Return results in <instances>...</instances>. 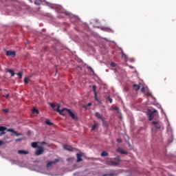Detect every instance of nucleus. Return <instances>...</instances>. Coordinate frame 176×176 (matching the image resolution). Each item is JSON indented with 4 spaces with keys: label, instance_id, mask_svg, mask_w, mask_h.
<instances>
[{
    "label": "nucleus",
    "instance_id": "obj_1",
    "mask_svg": "<svg viewBox=\"0 0 176 176\" xmlns=\"http://www.w3.org/2000/svg\"><path fill=\"white\" fill-rule=\"evenodd\" d=\"M50 105L51 107V108H52V109H54V111H56V112H58L60 113V115H62V116H65V113H64V112H65V109H60V104H53V103H50Z\"/></svg>",
    "mask_w": 176,
    "mask_h": 176
},
{
    "label": "nucleus",
    "instance_id": "obj_2",
    "mask_svg": "<svg viewBox=\"0 0 176 176\" xmlns=\"http://www.w3.org/2000/svg\"><path fill=\"white\" fill-rule=\"evenodd\" d=\"M148 120H153V116H156L157 115V110L154 109V110H148Z\"/></svg>",
    "mask_w": 176,
    "mask_h": 176
},
{
    "label": "nucleus",
    "instance_id": "obj_3",
    "mask_svg": "<svg viewBox=\"0 0 176 176\" xmlns=\"http://www.w3.org/2000/svg\"><path fill=\"white\" fill-rule=\"evenodd\" d=\"M65 112L68 113L72 119H73V120H78V117H76V116H75V114L72 111H71L70 109L65 108Z\"/></svg>",
    "mask_w": 176,
    "mask_h": 176
},
{
    "label": "nucleus",
    "instance_id": "obj_4",
    "mask_svg": "<svg viewBox=\"0 0 176 176\" xmlns=\"http://www.w3.org/2000/svg\"><path fill=\"white\" fill-rule=\"evenodd\" d=\"M44 149L43 146H38L37 150L35 152L36 156H39L42 155L44 152Z\"/></svg>",
    "mask_w": 176,
    "mask_h": 176
},
{
    "label": "nucleus",
    "instance_id": "obj_5",
    "mask_svg": "<svg viewBox=\"0 0 176 176\" xmlns=\"http://www.w3.org/2000/svg\"><path fill=\"white\" fill-rule=\"evenodd\" d=\"M8 131V128H6V126H0V137H2L3 135L6 134V132L5 131Z\"/></svg>",
    "mask_w": 176,
    "mask_h": 176
},
{
    "label": "nucleus",
    "instance_id": "obj_6",
    "mask_svg": "<svg viewBox=\"0 0 176 176\" xmlns=\"http://www.w3.org/2000/svg\"><path fill=\"white\" fill-rule=\"evenodd\" d=\"M60 160L58 159H55L54 161H49L47 164V167H52L53 164H56V163H58Z\"/></svg>",
    "mask_w": 176,
    "mask_h": 176
},
{
    "label": "nucleus",
    "instance_id": "obj_7",
    "mask_svg": "<svg viewBox=\"0 0 176 176\" xmlns=\"http://www.w3.org/2000/svg\"><path fill=\"white\" fill-rule=\"evenodd\" d=\"M151 124H153V126H155L156 129H162V125L157 121H153L151 122Z\"/></svg>",
    "mask_w": 176,
    "mask_h": 176
},
{
    "label": "nucleus",
    "instance_id": "obj_8",
    "mask_svg": "<svg viewBox=\"0 0 176 176\" xmlns=\"http://www.w3.org/2000/svg\"><path fill=\"white\" fill-rule=\"evenodd\" d=\"M141 86H142V83H139L138 85L133 84V88L135 91H138L140 89H141Z\"/></svg>",
    "mask_w": 176,
    "mask_h": 176
},
{
    "label": "nucleus",
    "instance_id": "obj_9",
    "mask_svg": "<svg viewBox=\"0 0 176 176\" xmlns=\"http://www.w3.org/2000/svg\"><path fill=\"white\" fill-rule=\"evenodd\" d=\"M6 56H11V57H16V52L14 51H6Z\"/></svg>",
    "mask_w": 176,
    "mask_h": 176
},
{
    "label": "nucleus",
    "instance_id": "obj_10",
    "mask_svg": "<svg viewBox=\"0 0 176 176\" xmlns=\"http://www.w3.org/2000/svg\"><path fill=\"white\" fill-rule=\"evenodd\" d=\"M117 152H119V153H121V155H128V152L122 149V148H119L117 149Z\"/></svg>",
    "mask_w": 176,
    "mask_h": 176
},
{
    "label": "nucleus",
    "instance_id": "obj_11",
    "mask_svg": "<svg viewBox=\"0 0 176 176\" xmlns=\"http://www.w3.org/2000/svg\"><path fill=\"white\" fill-rule=\"evenodd\" d=\"M95 116L98 118V119H100V120H102V122H104V117H102L101 116V114H100V113L96 112L95 113Z\"/></svg>",
    "mask_w": 176,
    "mask_h": 176
},
{
    "label": "nucleus",
    "instance_id": "obj_12",
    "mask_svg": "<svg viewBox=\"0 0 176 176\" xmlns=\"http://www.w3.org/2000/svg\"><path fill=\"white\" fill-rule=\"evenodd\" d=\"M8 131L10 133H13L14 134H15V135H16V137H19V135H21V133H18L17 132H16V131L12 129H8Z\"/></svg>",
    "mask_w": 176,
    "mask_h": 176
},
{
    "label": "nucleus",
    "instance_id": "obj_13",
    "mask_svg": "<svg viewBox=\"0 0 176 176\" xmlns=\"http://www.w3.org/2000/svg\"><path fill=\"white\" fill-rule=\"evenodd\" d=\"M76 157H77V163H79V162H82L83 160L82 159V154L77 153Z\"/></svg>",
    "mask_w": 176,
    "mask_h": 176
},
{
    "label": "nucleus",
    "instance_id": "obj_14",
    "mask_svg": "<svg viewBox=\"0 0 176 176\" xmlns=\"http://www.w3.org/2000/svg\"><path fill=\"white\" fill-rule=\"evenodd\" d=\"M18 153L19 155H28V151H25V150H19Z\"/></svg>",
    "mask_w": 176,
    "mask_h": 176
},
{
    "label": "nucleus",
    "instance_id": "obj_15",
    "mask_svg": "<svg viewBox=\"0 0 176 176\" xmlns=\"http://www.w3.org/2000/svg\"><path fill=\"white\" fill-rule=\"evenodd\" d=\"M109 164L110 166H118V164H119V162L109 161Z\"/></svg>",
    "mask_w": 176,
    "mask_h": 176
},
{
    "label": "nucleus",
    "instance_id": "obj_16",
    "mask_svg": "<svg viewBox=\"0 0 176 176\" xmlns=\"http://www.w3.org/2000/svg\"><path fill=\"white\" fill-rule=\"evenodd\" d=\"M8 72L11 74V76H14V75H16V73H14V71H13L12 69H8Z\"/></svg>",
    "mask_w": 176,
    "mask_h": 176
},
{
    "label": "nucleus",
    "instance_id": "obj_17",
    "mask_svg": "<svg viewBox=\"0 0 176 176\" xmlns=\"http://www.w3.org/2000/svg\"><path fill=\"white\" fill-rule=\"evenodd\" d=\"M64 148L65 149H66L67 151H69V152H72V151H74V148L72 147L68 148L67 147V146H64Z\"/></svg>",
    "mask_w": 176,
    "mask_h": 176
},
{
    "label": "nucleus",
    "instance_id": "obj_18",
    "mask_svg": "<svg viewBox=\"0 0 176 176\" xmlns=\"http://www.w3.org/2000/svg\"><path fill=\"white\" fill-rule=\"evenodd\" d=\"M94 97H95V100L96 101H97L99 103H101V101H100V100L98 99V98L97 97V93L95 92L94 94Z\"/></svg>",
    "mask_w": 176,
    "mask_h": 176
},
{
    "label": "nucleus",
    "instance_id": "obj_19",
    "mask_svg": "<svg viewBox=\"0 0 176 176\" xmlns=\"http://www.w3.org/2000/svg\"><path fill=\"white\" fill-rule=\"evenodd\" d=\"M45 124L48 126H53V122H50V120H46Z\"/></svg>",
    "mask_w": 176,
    "mask_h": 176
},
{
    "label": "nucleus",
    "instance_id": "obj_20",
    "mask_svg": "<svg viewBox=\"0 0 176 176\" xmlns=\"http://www.w3.org/2000/svg\"><path fill=\"white\" fill-rule=\"evenodd\" d=\"M31 145H32V148H37L38 147V143H36V142H32Z\"/></svg>",
    "mask_w": 176,
    "mask_h": 176
},
{
    "label": "nucleus",
    "instance_id": "obj_21",
    "mask_svg": "<svg viewBox=\"0 0 176 176\" xmlns=\"http://www.w3.org/2000/svg\"><path fill=\"white\" fill-rule=\"evenodd\" d=\"M108 153H107V151H102L101 153V156L102 157H105V156H108Z\"/></svg>",
    "mask_w": 176,
    "mask_h": 176
},
{
    "label": "nucleus",
    "instance_id": "obj_22",
    "mask_svg": "<svg viewBox=\"0 0 176 176\" xmlns=\"http://www.w3.org/2000/svg\"><path fill=\"white\" fill-rule=\"evenodd\" d=\"M16 75L19 76V79H21L23 78V72H19L16 74Z\"/></svg>",
    "mask_w": 176,
    "mask_h": 176
},
{
    "label": "nucleus",
    "instance_id": "obj_23",
    "mask_svg": "<svg viewBox=\"0 0 176 176\" xmlns=\"http://www.w3.org/2000/svg\"><path fill=\"white\" fill-rule=\"evenodd\" d=\"M32 112H33V113H36L38 115V113H39V110L34 108V109H33Z\"/></svg>",
    "mask_w": 176,
    "mask_h": 176
},
{
    "label": "nucleus",
    "instance_id": "obj_24",
    "mask_svg": "<svg viewBox=\"0 0 176 176\" xmlns=\"http://www.w3.org/2000/svg\"><path fill=\"white\" fill-rule=\"evenodd\" d=\"M113 175H115V173H113L102 175V176H113Z\"/></svg>",
    "mask_w": 176,
    "mask_h": 176
},
{
    "label": "nucleus",
    "instance_id": "obj_25",
    "mask_svg": "<svg viewBox=\"0 0 176 176\" xmlns=\"http://www.w3.org/2000/svg\"><path fill=\"white\" fill-rule=\"evenodd\" d=\"M114 160H118L117 162H118V163H120V156H117L114 158Z\"/></svg>",
    "mask_w": 176,
    "mask_h": 176
},
{
    "label": "nucleus",
    "instance_id": "obj_26",
    "mask_svg": "<svg viewBox=\"0 0 176 176\" xmlns=\"http://www.w3.org/2000/svg\"><path fill=\"white\" fill-rule=\"evenodd\" d=\"M96 87H96V85H93V86H92V90H93L94 94H96V93H97V91H96Z\"/></svg>",
    "mask_w": 176,
    "mask_h": 176
},
{
    "label": "nucleus",
    "instance_id": "obj_27",
    "mask_svg": "<svg viewBox=\"0 0 176 176\" xmlns=\"http://www.w3.org/2000/svg\"><path fill=\"white\" fill-rule=\"evenodd\" d=\"M107 100L109 101L110 104H112V98H111V96H107Z\"/></svg>",
    "mask_w": 176,
    "mask_h": 176
},
{
    "label": "nucleus",
    "instance_id": "obj_28",
    "mask_svg": "<svg viewBox=\"0 0 176 176\" xmlns=\"http://www.w3.org/2000/svg\"><path fill=\"white\" fill-rule=\"evenodd\" d=\"M97 126H98V124H94L92 126L91 131H93L95 129H96Z\"/></svg>",
    "mask_w": 176,
    "mask_h": 176
},
{
    "label": "nucleus",
    "instance_id": "obj_29",
    "mask_svg": "<svg viewBox=\"0 0 176 176\" xmlns=\"http://www.w3.org/2000/svg\"><path fill=\"white\" fill-rule=\"evenodd\" d=\"M28 82H29L28 78L25 77V78H24V83H25V85H27V83H28Z\"/></svg>",
    "mask_w": 176,
    "mask_h": 176
},
{
    "label": "nucleus",
    "instance_id": "obj_30",
    "mask_svg": "<svg viewBox=\"0 0 176 176\" xmlns=\"http://www.w3.org/2000/svg\"><path fill=\"white\" fill-rule=\"evenodd\" d=\"M34 5H36L37 6H39V5H41V3L38 1H34Z\"/></svg>",
    "mask_w": 176,
    "mask_h": 176
},
{
    "label": "nucleus",
    "instance_id": "obj_31",
    "mask_svg": "<svg viewBox=\"0 0 176 176\" xmlns=\"http://www.w3.org/2000/svg\"><path fill=\"white\" fill-rule=\"evenodd\" d=\"M111 67H116V63L112 62V63H111Z\"/></svg>",
    "mask_w": 176,
    "mask_h": 176
},
{
    "label": "nucleus",
    "instance_id": "obj_32",
    "mask_svg": "<svg viewBox=\"0 0 176 176\" xmlns=\"http://www.w3.org/2000/svg\"><path fill=\"white\" fill-rule=\"evenodd\" d=\"M117 142H118V144H122V139L118 138L117 139Z\"/></svg>",
    "mask_w": 176,
    "mask_h": 176
},
{
    "label": "nucleus",
    "instance_id": "obj_33",
    "mask_svg": "<svg viewBox=\"0 0 176 176\" xmlns=\"http://www.w3.org/2000/svg\"><path fill=\"white\" fill-rule=\"evenodd\" d=\"M3 112H5V113H8V112H9V109H3Z\"/></svg>",
    "mask_w": 176,
    "mask_h": 176
},
{
    "label": "nucleus",
    "instance_id": "obj_34",
    "mask_svg": "<svg viewBox=\"0 0 176 176\" xmlns=\"http://www.w3.org/2000/svg\"><path fill=\"white\" fill-rule=\"evenodd\" d=\"M2 145H5V142H3V141L0 140V146H2Z\"/></svg>",
    "mask_w": 176,
    "mask_h": 176
},
{
    "label": "nucleus",
    "instance_id": "obj_35",
    "mask_svg": "<svg viewBox=\"0 0 176 176\" xmlns=\"http://www.w3.org/2000/svg\"><path fill=\"white\" fill-rule=\"evenodd\" d=\"M114 111H117V112H119V107H114Z\"/></svg>",
    "mask_w": 176,
    "mask_h": 176
},
{
    "label": "nucleus",
    "instance_id": "obj_36",
    "mask_svg": "<svg viewBox=\"0 0 176 176\" xmlns=\"http://www.w3.org/2000/svg\"><path fill=\"white\" fill-rule=\"evenodd\" d=\"M141 91H142V93H144V91H145V87H142V89H141Z\"/></svg>",
    "mask_w": 176,
    "mask_h": 176
},
{
    "label": "nucleus",
    "instance_id": "obj_37",
    "mask_svg": "<svg viewBox=\"0 0 176 176\" xmlns=\"http://www.w3.org/2000/svg\"><path fill=\"white\" fill-rule=\"evenodd\" d=\"M3 97H5L6 98H9V94H8L6 95V96H3Z\"/></svg>",
    "mask_w": 176,
    "mask_h": 176
},
{
    "label": "nucleus",
    "instance_id": "obj_38",
    "mask_svg": "<svg viewBox=\"0 0 176 176\" xmlns=\"http://www.w3.org/2000/svg\"><path fill=\"white\" fill-rule=\"evenodd\" d=\"M89 69L91 71V72H94V70L93 69V68L89 67Z\"/></svg>",
    "mask_w": 176,
    "mask_h": 176
},
{
    "label": "nucleus",
    "instance_id": "obj_39",
    "mask_svg": "<svg viewBox=\"0 0 176 176\" xmlns=\"http://www.w3.org/2000/svg\"><path fill=\"white\" fill-rule=\"evenodd\" d=\"M87 107H91V103H90V102L88 103V104H87Z\"/></svg>",
    "mask_w": 176,
    "mask_h": 176
},
{
    "label": "nucleus",
    "instance_id": "obj_40",
    "mask_svg": "<svg viewBox=\"0 0 176 176\" xmlns=\"http://www.w3.org/2000/svg\"><path fill=\"white\" fill-rule=\"evenodd\" d=\"M44 144H46V142H43L41 143V145H44Z\"/></svg>",
    "mask_w": 176,
    "mask_h": 176
},
{
    "label": "nucleus",
    "instance_id": "obj_41",
    "mask_svg": "<svg viewBox=\"0 0 176 176\" xmlns=\"http://www.w3.org/2000/svg\"><path fill=\"white\" fill-rule=\"evenodd\" d=\"M16 141L17 142V141H21V139H17V140H16Z\"/></svg>",
    "mask_w": 176,
    "mask_h": 176
}]
</instances>
